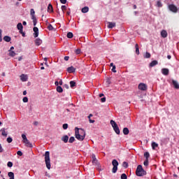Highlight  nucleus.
I'll return each instance as SVG.
<instances>
[{
	"instance_id": "nucleus-1",
	"label": "nucleus",
	"mask_w": 179,
	"mask_h": 179,
	"mask_svg": "<svg viewBox=\"0 0 179 179\" xmlns=\"http://www.w3.org/2000/svg\"><path fill=\"white\" fill-rule=\"evenodd\" d=\"M45 163L48 170L51 169V160L50 159V152L46 151L45 152Z\"/></svg>"
},
{
	"instance_id": "nucleus-2",
	"label": "nucleus",
	"mask_w": 179,
	"mask_h": 179,
	"mask_svg": "<svg viewBox=\"0 0 179 179\" xmlns=\"http://www.w3.org/2000/svg\"><path fill=\"white\" fill-rule=\"evenodd\" d=\"M136 174L138 177H143V176H146V171L143 170L142 165H138L137 166Z\"/></svg>"
},
{
	"instance_id": "nucleus-3",
	"label": "nucleus",
	"mask_w": 179,
	"mask_h": 179,
	"mask_svg": "<svg viewBox=\"0 0 179 179\" xmlns=\"http://www.w3.org/2000/svg\"><path fill=\"white\" fill-rule=\"evenodd\" d=\"M22 143L24 144V146H26L27 148H33V145L31 144V143H30V141H29V139H27L26 135H22Z\"/></svg>"
},
{
	"instance_id": "nucleus-4",
	"label": "nucleus",
	"mask_w": 179,
	"mask_h": 179,
	"mask_svg": "<svg viewBox=\"0 0 179 179\" xmlns=\"http://www.w3.org/2000/svg\"><path fill=\"white\" fill-rule=\"evenodd\" d=\"M110 125H112L115 134H117V135H120V127H118V124H117L115 121L110 120Z\"/></svg>"
},
{
	"instance_id": "nucleus-5",
	"label": "nucleus",
	"mask_w": 179,
	"mask_h": 179,
	"mask_svg": "<svg viewBox=\"0 0 179 179\" xmlns=\"http://www.w3.org/2000/svg\"><path fill=\"white\" fill-rule=\"evenodd\" d=\"M112 165L113 166L112 169V173H117V171L118 170V161H117V159H113L112 161Z\"/></svg>"
},
{
	"instance_id": "nucleus-6",
	"label": "nucleus",
	"mask_w": 179,
	"mask_h": 179,
	"mask_svg": "<svg viewBox=\"0 0 179 179\" xmlns=\"http://www.w3.org/2000/svg\"><path fill=\"white\" fill-rule=\"evenodd\" d=\"M75 135H86V131L82 128H75Z\"/></svg>"
},
{
	"instance_id": "nucleus-7",
	"label": "nucleus",
	"mask_w": 179,
	"mask_h": 179,
	"mask_svg": "<svg viewBox=\"0 0 179 179\" xmlns=\"http://www.w3.org/2000/svg\"><path fill=\"white\" fill-rule=\"evenodd\" d=\"M92 164L94 166H96L98 169H100V164L99 163V161H97V159L96 158V155L92 154Z\"/></svg>"
},
{
	"instance_id": "nucleus-8",
	"label": "nucleus",
	"mask_w": 179,
	"mask_h": 179,
	"mask_svg": "<svg viewBox=\"0 0 179 179\" xmlns=\"http://www.w3.org/2000/svg\"><path fill=\"white\" fill-rule=\"evenodd\" d=\"M138 87V90H141L142 92H146L148 90V85L143 83H141Z\"/></svg>"
},
{
	"instance_id": "nucleus-9",
	"label": "nucleus",
	"mask_w": 179,
	"mask_h": 179,
	"mask_svg": "<svg viewBox=\"0 0 179 179\" xmlns=\"http://www.w3.org/2000/svg\"><path fill=\"white\" fill-rule=\"evenodd\" d=\"M169 9L173 13H177V12H178V8H177V6H176L174 4H170L169 6Z\"/></svg>"
},
{
	"instance_id": "nucleus-10",
	"label": "nucleus",
	"mask_w": 179,
	"mask_h": 179,
	"mask_svg": "<svg viewBox=\"0 0 179 179\" xmlns=\"http://www.w3.org/2000/svg\"><path fill=\"white\" fill-rule=\"evenodd\" d=\"M34 31V37L37 38L38 37V28L37 27H34L33 29Z\"/></svg>"
},
{
	"instance_id": "nucleus-11",
	"label": "nucleus",
	"mask_w": 179,
	"mask_h": 179,
	"mask_svg": "<svg viewBox=\"0 0 179 179\" xmlns=\"http://www.w3.org/2000/svg\"><path fill=\"white\" fill-rule=\"evenodd\" d=\"M86 135H76V138L80 141H83Z\"/></svg>"
},
{
	"instance_id": "nucleus-12",
	"label": "nucleus",
	"mask_w": 179,
	"mask_h": 179,
	"mask_svg": "<svg viewBox=\"0 0 179 179\" xmlns=\"http://www.w3.org/2000/svg\"><path fill=\"white\" fill-rule=\"evenodd\" d=\"M43 43V41L41 39H40L39 38H36L35 40V44L36 45H37L38 47L39 45H41V44Z\"/></svg>"
},
{
	"instance_id": "nucleus-13",
	"label": "nucleus",
	"mask_w": 179,
	"mask_h": 179,
	"mask_svg": "<svg viewBox=\"0 0 179 179\" xmlns=\"http://www.w3.org/2000/svg\"><path fill=\"white\" fill-rule=\"evenodd\" d=\"M172 85H173L175 89H179V84H178V82H177L176 80H173Z\"/></svg>"
},
{
	"instance_id": "nucleus-14",
	"label": "nucleus",
	"mask_w": 179,
	"mask_h": 179,
	"mask_svg": "<svg viewBox=\"0 0 179 179\" xmlns=\"http://www.w3.org/2000/svg\"><path fill=\"white\" fill-rule=\"evenodd\" d=\"M20 79H21L22 82H27L28 78L26 75L22 74L20 76Z\"/></svg>"
},
{
	"instance_id": "nucleus-15",
	"label": "nucleus",
	"mask_w": 179,
	"mask_h": 179,
	"mask_svg": "<svg viewBox=\"0 0 179 179\" xmlns=\"http://www.w3.org/2000/svg\"><path fill=\"white\" fill-rule=\"evenodd\" d=\"M168 36V34H167V31L166 30H162L161 31V36L163 38H166V37H167Z\"/></svg>"
},
{
	"instance_id": "nucleus-16",
	"label": "nucleus",
	"mask_w": 179,
	"mask_h": 179,
	"mask_svg": "<svg viewBox=\"0 0 179 179\" xmlns=\"http://www.w3.org/2000/svg\"><path fill=\"white\" fill-rule=\"evenodd\" d=\"M0 135H8V129H1L0 130Z\"/></svg>"
},
{
	"instance_id": "nucleus-17",
	"label": "nucleus",
	"mask_w": 179,
	"mask_h": 179,
	"mask_svg": "<svg viewBox=\"0 0 179 179\" xmlns=\"http://www.w3.org/2000/svg\"><path fill=\"white\" fill-rule=\"evenodd\" d=\"M162 72L163 75H164L165 76H167V75H169V69H162Z\"/></svg>"
},
{
	"instance_id": "nucleus-18",
	"label": "nucleus",
	"mask_w": 179,
	"mask_h": 179,
	"mask_svg": "<svg viewBox=\"0 0 179 179\" xmlns=\"http://www.w3.org/2000/svg\"><path fill=\"white\" fill-rule=\"evenodd\" d=\"M75 71H76V69L73 66H71L67 69V71L69 72V73H73V72H75Z\"/></svg>"
},
{
	"instance_id": "nucleus-19",
	"label": "nucleus",
	"mask_w": 179,
	"mask_h": 179,
	"mask_svg": "<svg viewBox=\"0 0 179 179\" xmlns=\"http://www.w3.org/2000/svg\"><path fill=\"white\" fill-rule=\"evenodd\" d=\"M62 141H63L64 143H67L68 141H69V137L68 136H64L63 137H62Z\"/></svg>"
},
{
	"instance_id": "nucleus-20",
	"label": "nucleus",
	"mask_w": 179,
	"mask_h": 179,
	"mask_svg": "<svg viewBox=\"0 0 179 179\" xmlns=\"http://www.w3.org/2000/svg\"><path fill=\"white\" fill-rule=\"evenodd\" d=\"M157 65V61L154 60L151 63H150V68H153V66H156Z\"/></svg>"
},
{
	"instance_id": "nucleus-21",
	"label": "nucleus",
	"mask_w": 179,
	"mask_h": 179,
	"mask_svg": "<svg viewBox=\"0 0 179 179\" xmlns=\"http://www.w3.org/2000/svg\"><path fill=\"white\" fill-rule=\"evenodd\" d=\"M113 27H115V22H108V28L113 29Z\"/></svg>"
},
{
	"instance_id": "nucleus-22",
	"label": "nucleus",
	"mask_w": 179,
	"mask_h": 179,
	"mask_svg": "<svg viewBox=\"0 0 179 179\" xmlns=\"http://www.w3.org/2000/svg\"><path fill=\"white\" fill-rule=\"evenodd\" d=\"M81 12L83 13H87V12H89V7L85 6V7L83 8L81 10Z\"/></svg>"
},
{
	"instance_id": "nucleus-23",
	"label": "nucleus",
	"mask_w": 179,
	"mask_h": 179,
	"mask_svg": "<svg viewBox=\"0 0 179 179\" xmlns=\"http://www.w3.org/2000/svg\"><path fill=\"white\" fill-rule=\"evenodd\" d=\"M48 12H50V13H51V12H54V9L52 8V5H51V3L48 6Z\"/></svg>"
},
{
	"instance_id": "nucleus-24",
	"label": "nucleus",
	"mask_w": 179,
	"mask_h": 179,
	"mask_svg": "<svg viewBox=\"0 0 179 179\" xmlns=\"http://www.w3.org/2000/svg\"><path fill=\"white\" fill-rule=\"evenodd\" d=\"M17 29H18V30H20V31H22V30H23V24H22V23H18L17 24Z\"/></svg>"
},
{
	"instance_id": "nucleus-25",
	"label": "nucleus",
	"mask_w": 179,
	"mask_h": 179,
	"mask_svg": "<svg viewBox=\"0 0 179 179\" xmlns=\"http://www.w3.org/2000/svg\"><path fill=\"white\" fill-rule=\"evenodd\" d=\"M123 134L124 135H128L129 134V129L127 127H124L123 129Z\"/></svg>"
},
{
	"instance_id": "nucleus-26",
	"label": "nucleus",
	"mask_w": 179,
	"mask_h": 179,
	"mask_svg": "<svg viewBox=\"0 0 179 179\" xmlns=\"http://www.w3.org/2000/svg\"><path fill=\"white\" fill-rule=\"evenodd\" d=\"M8 176L10 177V179H15V173L13 172H8Z\"/></svg>"
},
{
	"instance_id": "nucleus-27",
	"label": "nucleus",
	"mask_w": 179,
	"mask_h": 179,
	"mask_svg": "<svg viewBox=\"0 0 179 179\" xmlns=\"http://www.w3.org/2000/svg\"><path fill=\"white\" fill-rule=\"evenodd\" d=\"M144 157H145V160H149V157H150V154H149V152H145L144 153Z\"/></svg>"
},
{
	"instance_id": "nucleus-28",
	"label": "nucleus",
	"mask_w": 179,
	"mask_h": 179,
	"mask_svg": "<svg viewBox=\"0 0 179 179\" xmlns=\"http://www.w3.org/2000/svg\"><path fill=\"white\" fill-rule=\"evenodd\" d=\"M4 41H6V43H9L11 40L10 37L8 36H6L3 37Z\"/></svg>"
},
{
	"instance_id": "nucleus-29",
	"label": "nucleus",
	"mask_w": 179,
	"mask_h": 179,
	"mask_svg": "<svg viewBox=\"0 0 179 179\" xmlns=\"http://www.w3.org/2000/svg\"><path fill=\"white\" fill-rule=\"evenodd\" d=\"M10 57H15L16 55V52L13 50H8Z\"/></svg>"
},
{
	"instance_id": "nucleus-30",
	"label": "nucleus",
	"mask_w": 179,
	"mask_h": 179,
	"mask_svg": "<svg viewBox=\"0 0 179 179\" xmlns=\"http://www.w3.org/2000/svg\"><path fill=\"white\" fill-rule=\"evenodd\" d=\"M57 92H58V93H62V92H64V90L62 89V87L57 86Z\"/></svg>"
},
{
	"instance_id": "nucleus-31",
	"label": "nucleus",
	"mask_w": 179,
	"mask_h": 179,
	"mask_svg": "<svg viewBox=\"0 0 179 179\" xmlns=\"http://www.w3.org/2000/svg\"><path fill=\"white\" fill-rule=\"evenodd\" d=\"M156 148H157V143H156L155 142H152V148L153 149V150H155Z\"/></svg>"
},
{
	"instance_id": "nucleus-32",
	"label": "nucleus",
	"mask_w": 179,
	"mask_h": 179,
	"mask_svg": "<svg viewBox=\"0 0 179 179\" xmlns=\"http://www.w3.org/2000/svg\"><path fill=\"white\" fill-rule=\"evenodd\" d=\"M135 47H136V54H137V55H139V45H138V44H136Z\"/></svg>"
},
{
	"instance_id": "nucleus-33",
	"label": "nucleus",
	"mask_w": 179,
	"mask_h": 179,
	"mask_svg": "<svg viewBox=\"0 0 179 179\" xmlns=\"http://www.w3.org/2000/svg\"><path fill=\"white\" fill-rule=\"evenodd\" d=\"M73 37V34L72 32H68L67 33V38H72Z\"/></svg>"
},
{
	"instance_id": "nucleus-34",
	"label": "nucleus",
	"mask_w": 179,
	"mask_h": 179,
	"mask_svg": "<svg viewBox=\"0 0 179 179\" xmlns=\"http://www.w3.org/2000/svg\"><path fill=\"white\" fill-rule=\"evenodd\" d=\"M76 86V83L75 81H70V87H75Z\"/></svg>"
},
{
	"instance_id": "nucleus-35",
	"label": "nucleus",
	"mask_w": 179,
	"mask_h": 179,
	"mask_svg": "<svg viewBox=\"0 0 179 179\" xmlns=\"http://www.w3.org/2000/svg\"><path fill=\"white\" fill-rule=\"evenodd\" d=\"M69 143H73L75 142V137L71 136L69 140Z\"/></svg>"
},
{
	"instance_id": "nucleus-36",
	"label": "nucleus",
	"mask_w": 179,
	"mask_h": 179,
	"mask_svg": "<svg viewBox=\"0 0 179 179\" xmlns=\"http://www.w3.org/2000/svg\"><path fill=\"white\" fill-rule=\"evenodd\" d=\"M127 178H128V176H127V174L122 173L121 175V179H127Z\"/></svg>"
},
{
	"instance_id": "nucleus-37",
	"label": "nucleus",
	"mask_w": 179,
	"mask_h": 179,
	"mask_svg": "<svg viewBox=\"0 0 179 179\" xmlns=\"http://www.w3.org/2000/svg\"><path fill=\"white\" fill-rule=\"evenodd\" d=\"M122 166L124 167V169H128V163L127 162H124Z\"/></svg>"
},
{
	"instance_id": "nucleus-38",
	"label": "nucleus",
	"mask_w": 179,
	"mask_h": 179,
	"mask_svg": "<svg viewBox=\"0 0 179 179\" xmlns=\"http://www.w3.org/2000/svg\"><path fill=\"white\" fill-rule=\"evenodd\" d=\"M144 166H149V159H145L143 162Z\"/></svg>"
},
{
	"instance_id": "nucleus-39",
	"label": "nucleus",
	"mask_w": 179,
	"mask_h": 179,
	"mask_svg": "<svg viewBox=\"0 0 179 179\" xmlns=\"http://www.w3.org/2000/svg\"><path fill=\"white\" fill-rule=\"evenodd\" d=\"M150 53L146 52L144 55V58H150Z\"/></svg>"
},
{
	"instance_id": "nucleus-40",
	"label": "nucleus",
	"mask_w": 179,
	"mask_h": 179,
	"mask_svg": "<svg viewBox=\"0 0 179 179\" xmlns=\"http://www.w3.org/2000/svg\"><path fill=\"white\" fill-rule=\"evenodd\" d=\"M22 101H23V103H27L29 101V98H27V96H24L22 99Z\"/></svg>"
},
{
	"instance_id": "nucleus-41",
	"label": "nucleus",
	"mask_w": 179,
	"mask_h": 179,
	"mask_svg": "<svg viewBox=\"0 0 179 179\" xmlns=\"http://www.w3.org/2000/svg\"><path fill=\"white\" fill-rule=\"evenodd\" d=\"M36 11H34V9L31 8L30 10L31 16L35 15Z\"/></svg>"
},
{
	"instance_id": "nucleus-42",
	"label": "nucleus",
	"mask_w": 179,
	"mask_h": 179,
	"mask_svg": "<svg viewBox=\"0 0 179 179\" xmlns=\"http://www.w3.org/2000/svg\"><path fill=\"white\" fill-rule=\"evenodd\" d=\"M12 141H13V139H12L11 137L7 138V142H8V143H12Z\"/></svg>"
},
{
	"instance_id": "nucleus-43",
	"label": "nucleus",
	"mask_w": 179,
	"mask_h": 179,
	"mask_svg": "<svg viewBox=\"0 0 179 179\" xmlns=\"http://www.w3.org/2000/svg\"><path fill=\"white\" fill-rule=\"evenodd\" d=\"M48 29L49 30H54V27H52V25L51 24H50L48 26Z\"/></svg>"
},
{
	"instance_id": "nucleus-44",
	"label": "nucleus",
	"mask_w": 179,
	"mask_h": 179,
	"mask_svg": "<svg viewBox=\"0 0 179 179\" xmlns=\"http://www.w3.org/2000/svg\"><path fill=\"white\" fill-rule=\"evenodd\" d=\"M8 167H12L13 166V163L11 162H8L7 164Z\"/></svg>"
},
{
	"instance_id": "nucleus-45",
	"label": "nucleus",
	"mask_w": 179,
	"mask_h": 179,
	"mask_svg": "<svg viewBox=\"0 0 179 179\" xmlns=\"http://www.w3.org/2000/svg\"><path fill=\"white\" fill-rule=\"evenodd\" d=\"M162 6H163V5L162 4V2L157 1V7L158 8H162Z\"/></svg>"
},
{
	"instance_id": "nucleus-46",
	"label": "nucleus",
	"mask_w": 179,
	"mask_h": 179,
	"mask_svg": "<svg viewBox=\"0 0 179 179\" xmlns=\"http://www.w3.org/2000/svg\"><path fill=\"white\" fill-rule=\"evenodd\" d=\"M63 129H68V124H63Z\"/></svg>"
},
{
	"instance_id": "nucleus-47",
	"label": "nucleus",
	"mask_w": 179,
	"mask_h": 179,
	"mask_svg": "<svg viewBox=\"0 0 179 179\" xmlns=\"http://www.w3.org/2000/svg\"><path fill=\"white\" fill-rule=\"evenodd\" d=\"M17 155L18 156H23V152H22V151H17Z\"/></svg>"
},
{
	"instance_id": "nucleus-48",
	"label": "nucleus",
	"mask_w": 179,
	"mask_h": 179,
	"mask_svg": "<svg viewBox=\"0 0 179 179\" xmlns=\"http://www.w3.org/2000/svg\"><path fill=\"white\" fill-rule=\"evenodd\" d=\"M62 10L64 12V10H66V6H62Z\"/></svg>"
},
{
	"instance_id": "nucleus-49",
	"label": "nucleus",
	"mask_w": 179,
	"mask_h": 179,
	"mask_svg": "<svg viewBox=\"0 0 179 179\" xmlns=\"http://www.w3.org/2000/svg\"><path fill=\"white\" fill-rule=\"evenodd\" d=\"M2 41V29H0V42Z\"/></svg>"
},
{
	"instance_id": "nucleus-50",
	"label": "nucleus",
	"mask_w": 179,
	"mask_h": 179,
	"mask_svg": "<svg viewBox=\"0 0 179 179\" xmlns=\"http://www.w3.org/2000/svg\"><path fill=\"white\" fill-rule=\"evenodd\" d=\"M101 103H106V97H103L101 99Z\"/></svg>"
},
{
	"instance_id": "nucleus-51",
	"label": "nucleus",
	"mask_w": 179,
	"mask_h": 179,
	"mask_svg": "<svg viewBox=\"0 0 179 179\" xmlns=\"http://www.w3.org/2000/svg\"><path fill=\"white\" fill-rule=\"evenodd\" d=\"M112 72H114L115 73L117 72V71H115V66H113Z\"/></svg>"
},
{
	"instance_id": "nucleus-52",
	"label": "nucleus",
	"mask_w": 179,
	"mask_h": 179,
	"mask_svg": "<svg viewBox=\"0 0 179 179\" xmlns=\"http://www.w3.org/2000/svg\"><path fill=\"white\" fill-rule=\"evenodd\" d=\"M76 53L77 55L80 54V49H77V50H76Z\"/></svg>"
},
{
	"instance_id": "nucleus-53",
	"label": "nucleus",
	"mask_w": 179,
	"mask_h": 179,
	"mask_svg": "<svg viewBox=\"0 0 179 179\" xmlns=\"http://www.w3.org/2000/svg\"><path fill=\"white\" fill-rule=\"evenodd\" d=\"M31 20H37V19L36 18V15H31Z\"/></svg>"
},
{
	"instance_id": "nucleus-54",
	"label": "nucleus",
	"mask_w": 179,
	"mask_h": 179,
	"mask_svg": "<svg viewBox=\"0 0 179 179\" xmlns=\"http://www.w3.org/2000/svg\"><path fill=\"white\" fill-rule=\"evenodd\" d=\"M61 3L65 4L66 3V0H60Z\"/></svg>"
},
{
	"instance_id": "nucleus-55",
	"label": "nucleus",
	"mask_w": 179,
	"mask_h": 179,
	"mask_svg": "<svg viewBox=\"0 0 179 179\" xmlns=\"http://www.w3.org/2000/svg\"><path fill=\"white\" fill-rule=\"evenodd\" d=\"M64 61H69V56L64 57Z\"/></svg>"
},
{
	"instance_id": "nucleus-56",
	"label": "nucleus",
	"mask_w": 179,
	"mask_h": 179,
	"mask_svg": "<svg viewBox=\"0 0 179 179\" xmlns=\"http://www.w3.org/2000/svg\"><path fill=\"white\" fill-rule=\"evenodd\" d=\"M3 152V148H2V145L0 144V153H2Z\"/></svg>"
},
{
	"instance_id": "nucleus-57",
	"label": "nucleus",
	"mask_w": 179,
	"mask_h": 179,
	"mask_svg": "<svg viewBox=\"0 0 179 179\" xmlns=\"http://www.w3.org/2000/svg\"><path fill=\"white\" fill-rule=\"evenodd\" d=\"M33 23H34V26H36V24H37V20H34Z\"/></svg>"
},
{
	"instance_id": "nucleus-58",
	"label": "nucleus",
	"mask_w": 179,
	"mask_h": 179,
	"mask_svg": "<svg viewBox=\"0 0 179 179\" xmlns=\"http://www.w3.org/2000/svg\"><path fill=\"white\" fill-rule=\"evenodd\" d=\"M106 83H108V85H110V78L106 79Z\"/></svg>"
},
{
	"instance_id": "nucleus-59",
	"label": "nucleus",
	"mask_w": 179,
	"mask_h": 179,
	"mask_svg": "<svg viewBox=\"0 0 179 179\" xmlns=\"http://www.w3.org/2000/svg\"><path fill=\"white\" fill-rule=\"evenodd\" d=\"M55 86H57V87H58L59 85V83L58 81H55Z\"/></svg>"
},
{
	"instance_id": "nucleus-60",
	"label": "nucleus",
	"mask_w": 179,
	"mask_h": 179,
	"mask_svg": "<svg viewBox=\"0 0 179 179\" xmlns=\"http://www.w3.org/2000/svg\"><path fill=\"white\" fill-rule=\"evenodd\" d=\"M66 15L68 16H69V15H71V10H69V11L66 12Z\"/></svg>"
},
{
	"instance_id": "nucleus-61",
	"label": "nucleus",
	"mask_w": 179,
	"mask_h": 179,
	"mask_svg": "<svg viewBox=\"0 0 179 179\" xmlns=\"http://www.w3.org/2000/svg\"><path fill=\"white\" fill-rule=\"evenodd\" d=\"M34 125H35L36 127H37V125H38V122H34Z\"/></svg>"
},
{
	"instance_id": "nucleus-62",
	"label": "nucleus",
	"mask_w": 179,
	"mask_h": 179,
	"mask_svg": "<svg viewBox=\"0 0 179 179\" xmlns=\"http://www.w3.org/2000/svg\"><path fill=\"white\" fill-rule=\"evenodd\" d=\"M22 24H23V26H26V24H27V22H26V21H23Z\"/></svg>"
},
{
	"instance_id": "nucleus-63",
	"label": "nucleus",
	"mask_w": 179,
	"mask_h": 179,
	"mask_svg": "<svg viewBox=\"0 0 179 179\" xmlns=\"http://www.w3.org/2000/svg\"><path fill=\"white\" fill-rule=\"evenodd\" d=\"M59 85H60V86H62V80H59Z\"/></svg>"
},
{
	"instance_id": "nucleus-64",
	"label": "nucleus",
	"mask_w": 179,
	"mask_h": 179,
	"mask_svg": "<svg viewBox=\"0 0 179 179\" xmlns=\"http://www.w3.org/2000/svg\"><path fill=\"white\" fill-rule=\"evenodd\" d=\"M70 110L69 109H66V111L64 113H70Z\"/></svg>"
}]
</instances>
